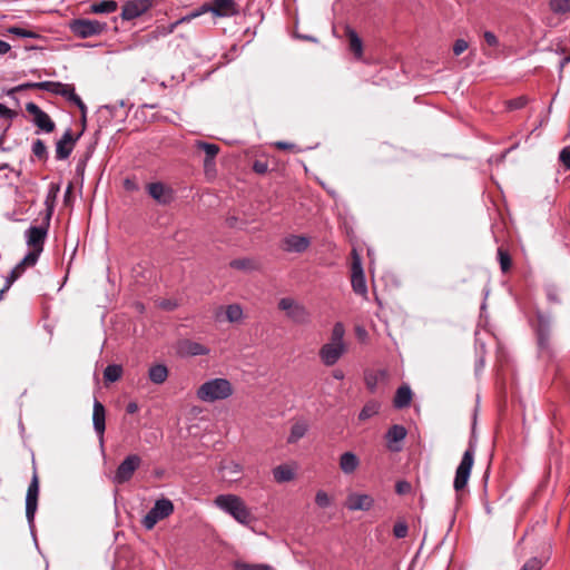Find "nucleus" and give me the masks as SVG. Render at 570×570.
Listing matches in <instances>:
<instances>
[{"instance_id":"obj_57","label":"nucleus","mask_w":570,"mask_h":570,"mask_svg":"<svg viewBox=\"0 0 570 570\" xmlns=\"http://www.w3.org/2000/svg\"><path fill=\"white\" fill-rule=\"evenodd\" d=\"M275 147L278 149H282V150H287V149H294L295 145L286 142V141H277V142H275Z\"/></svg>"},{"instance_id":"obj_23","label":"nucleus","mask_w":570,"mask_h":570,"mask_svg":"<svg viewBox=\"0 0 570 570\" xmlns=\"http://www.w3.org/2000/svg\"><path fill=\"white\" fill-rule=\"evenodd\" d=\"M360 458L351 451H346L340 455L338 465L341 471L346 474H353L360 466Z\"/></svg>"},{"instance_id":"obj_24","label":"nucleus","mask_w":570,"mask_h":570,"mask_svg":"<svg viewBox=\"0 0 570 570\" xmlns=\"http://www.w3.org/2000/svg\"><path fill=\"white\" fill-rule=\"evenodd\" d=\"M366 387L374 392L380 384H385L389 381V372L384 368L367 371L365 373Z\"/></svg>"},{"instance_id":"obj_33","label":"nucleus","mask_w":570,"mask_h":570,"mask_svg":"<svg viewBox=\"0 0 570 570\" xmlns=\"http://www.w3.org/2000/svg\"><path fill=\"white\" fill-rule=\"evenodd\" d=\"M118 8V4L115 0H104L97 3H92L90 6V11L92 13H111L115 12Z\"/></svg>"},{"instance_id":"obj_35","label":"nucleus","mask_w":570,"mask_h":570,"mask_svg":"<svg viewBox=\"0 0 570 570\" xmlns=\"http://www.w3.org/2000/svg\"><path fill=\"white\" fill-rule=\"evenodd\" d=\"M380 411V404L377 402L371 401L367 402L358 413L360 421H366L372 416L376 415Z\"/></svg>"},{"instance_id":"obj_51","label":"nucleus","mask_w":570,"mask_h":570,"mask_svg":"<svg viewBox=\"0 0 570 570\" xmlns=\"http://www.w3.org/2000/svg\"><path fill=\"white\" fill-rule=\"evenodd\" d=\"M26 89H41L40 82H26L14 87L11 92L22 91Z\"/></svg>"},{"instance_id":"obj_22","label":"nucleus","mask_w":570,"mask_h":570,"mask_svg":"<svg viewBox=\"0 0 570 570\" xmlns=\"http://www.w3.org/2000/svg\"><path fill=\"white\" fill-rule=\"evenodd\" d=\"M92 423L95 432L102 440L106 430V410L98 400L94 402Z\"/></svg>"},{"instance_id":"obj_53","label":"nucleus","mask_w":570,"mask_h":570,"mask_svg":"<svg viewBox=\"0 0 570 570\" xmlns=\"http://www.w3.org/2000/svg\"><path fill=\"white\" fill-rule=\"evenodd\" d=\"M483 37H484V40H485L487 45H489L490 47H498L499 46V39H498V37L493 32L485 31Z\"/></svg>"},{"instance_id":"obj_59","label":"nucleus","mask_w":570,"mask_h":570,"mask_svg":"<svg viewBox=\"0 0 570 570\" xmlns=\"http://www.w3.org/2000/svg\"><path fill=\"white\" fill-rule=\"evenodd\" d=\"M213 3L209 4V3H204L202 7H199L197 10L198 12H200V16L206 13V12H212L213 13Z\"/></svg>"},{"instance_id":"obj_4","label":"nucleus","mask_w":570,"mask_h":570,"mask_svg":"<svg viewBox=\"0 0 570 570\" xmlns=\"http://www.w3.org/2000/svg\"><path fill=\"white\" fill-rule=\"evenodd\" d=\"M474 453L475 444L470 441L469 448L463 453L461 462L455 471L453 488L456 492L464 490L469 482L471 470L474 464Z\"/></svg>"},{"instance_id":"obj_32","label":"nucleus","mask_w":570,"mask_h":570,"mask_svg":"<svg viewBox=\"0 0 570 570\" xmlns=\"http://www.w3.org/2000/svg\"><path fill=\"white\" fill-rule=\"evenodd\" d=\"M148 377L155 384H163L168 377V368L164 364L153 365L148 371Z\"/></svg>"},{"instance_id":"obj_2","label":"nucleus","mask_w":570,"mask_h":570,"mask_svg":"<svg viewBox=\"0 0 570 570\" xmlns=\"http://www.w3.org/2000/svg\"><path fill=\"white\" fill-rule=\"evenodd\" d=\"M234 389L227 379L216 377L204 382L196 391L197 397L207 403L226 400L232 396Z\"/></svg>"},{"instance_id":"obj_25","label":"nucleus","mask_w":570,"mask_h":570,"mask_svg":"<svg viewBox=\"0 0 570 570\" xmlns=\"http://www.w3.org/2000/svg\"><path fill=\"white\" fill-rule=\"evenodd\" d=\"M538 322H539L538 328H537L538 345L541 350H548L549 340H550V323L542 315H539Z\"/></svg>"},{"instance_id":"obj_58","label":"nucleus","mask_w":570,"mask_h":570,"mask_svg":"<svg viewBox=\"0 0 570 570\" xmlns=\"http://www.w3.org/2000/svg\"><path fill=\"white\" fill-rule=\"evenodd\" d=\"M138 404L136 402H129L126 406L128 414H135L138 411Z\"/></svg>"},{"instance_id":"obj_44","label":"nucleus","mask_w":570,"mask_h":570,"mask_svg":"<svg viewBox=\"0 0 570 570\" xmlns=\"http://www.w3.org/2000/svg\"><path fill=\"white\" fill-rule=\"evenodd\" d=\"M407 531H409V528L405 522H397L393 527V534L397 539L405 538L407 535Z\"/></svg>"},{"instance_id":"obj_60","label":"nucleus","mask_w":570,"mask_h":570,"mask_svg":"<svg viewBox=\"0 0 570 570\" xmlns=\"http://www.w3.org/2000/svg\"><path fill=\"white\" fill-rule=\"evenodd\" d=\"M11 49V46L3 41V40H0V55H6L10 51Z\"/></svg>"},{"instance_id":"obj_1","label":"nucleus","mask_w":570,"mask_h":570,"mask_svg":"<svg viewBox=\"0 0 570 570\" xmlns=\"http://www.w3.org/2000/svg\"><path fill=\"white\" fill-rule=\"evenodd\" d=\"M214 504L242 525L249 527L256 519L246 502L237 494H219Z\"/></svg>"},{"instance_id":"obj_30","label":"nucleus","mask_w":570,"mask_h":570,"mask_svg":"<svg viewBox=\"0 0 570 570\" xmlns=\"http://www.w3.org/2000/svg\"><path fill=\"white\" fill-rule=\"evenodd\" d=\"M346 36L350 42V50L354 53L356 59H362L363 57V43L358 35L351 28H347Z\"/></svg>"},{"instance_id":"obj_47","label":"nucleus","mask_w":570,"mask_h":570,"mask_svg":"<svg viewBox=\"0 0 570 570\" xmlns=\"http://www.w3.org/2000/svg\"><path fill=\"white\" fill-rule=\"evenodd\" d=\"M253 170L259 175L266 174L268 171V163L266 160L256 159L253 163Z\"/></svg>"},{"instance_id":"obj_39","label":"nucleus","mask_w":570,"mask_h":570,"mask_svg":"<svg viewBox=\"0 0 570 570\" xmlns=\"http://www.w3.org/2000/svg\"><path fill=\"white\" fill-rule=\"evenodd\" d=\"M549 7L557 14L570 13V0H550Z\"/></svg>"},{"instance_id":"obj_27","label":"nucleus","mask_w":570,"mask_h":570,"mask_svg":"<svg viewBox=\"0 0 570 570\" xmlns=\"http://www.w3.org/2000/svg\"><path fill=\"white\" fill-rule=\"evenodd\" d=\"M208 348H206L203 344L198 342H194L190 340H185L179 344V353L188 356H197V355H206L208 354Z\"/></svg>"},{"instance_id":"obj_34","label":"nucleus","mask_w":570,"mask_h":570,"mask_svg":"<svg viewBox=\"0 0 570 570\" xmlns=\"http://www.w3.org/2000/svg\"><path fill=\"white\" fill-rule=\"evenodd\" d=\"M345 326L342 322H336L331 332V338L328 343L337 345H346L344 342Z\"/></svg>"},{"instance_id":"obj_56","label":"nucleus","mask_w":570,"mask_h":570,"mask_svg":"<svg viewBox=\"0 0 570 570\" xmlns=\"http://www.w3.org/2000/svg\"><path fill=\"white\" fill-rule=\"evenodd\" d=\"M198 17H200V12H198V10L196 9V10L191 11L190 13H188L187 16L180 18V21L189 22L193 19L198 18Z\"/></svg>"},{"instance_id":"obj_54","label":"nucleus","mask_w":570,"mask_h":570,"mask_svg":"<svg viewBox=\"0 0 570 570\" xmlns=\"http://www.w3.org/2000/svg\"><path fill=\"white\" fill-rule=\"evenodd\" d=\"M527 99L524 97H519L517 99H512L508 102L510 109H521L525 106Z\"/></svg>"},{"instance_id":"obj_28","label":"nucleus","mask_w":570,"mask_h":570,"mask_svg":"<svg viewBox=\"0 0 570 570\" xmlns=\"http://www.w3.org/2000/svg\"><path fill=\"white\" fill-rule=\"evenodd\" d=\"M412 401V391L409 385H402L396 390L393 405L395 409H404L410 406Z\"/></svg>"},{"instance_id":"obj_64","label":"nucleus","mask_w":570,"mask_h":570,"mask_svg":"<svg viewBox=\"0 0 570 570\" xmlns=\"http://www.w3.org/2000/svg\"><path fill=\"white\" fill-rule=\"evenodd\" d=\"M483 366H484V358H483V356H481L476 364V371L482 370Z\"/></svg>"},{"instance_id":"obj_42","label":"nucleus","mask_w":570,"mask_h":570,"mask_svg":"<svg viewBox=\"0 0 570 570\" xmlns=\"http://www.w3.org/2000/svg\"><path fill=\"white\" fill-rule=\"evenodd\" d=\"M220 470L225 472V475H229L230 480H236L237 478L234 476H237L242 473V465L236 462H229L227 464H223Z\"/></svg>"},{"instance_id":"obj_50","label":"nucleus","mask_w":570,"mask_h":570,"mask_svg":"<svg viewBox=\"0 0 570 570\" xmlns=\"http://www.w3.org/2000/svg\"><path fill=\"white\" fill-rule=\"evenodd\" d=\"M559 159L567 169H570V146L564 147L560 151Z\"/></svg>"},{"instance_id":"obj_5","label":"nucleus","mask_w":570,"mask_h":570,"mask_svg":"<svg viewBox=\"0 0 570 570\" xmlns=\"http://www.w3.org/2000/svg\"><path fill=\"white\" fill-rule=\"evenodd\" d=\"M278 308L286 313V316L297 325H307L311 323V313L297 301L291 297L281 298Z\"/></svg>"},{"instance_id":"obj_49","label":"nucleus","mask_w":570,"mask_h":570,"mask_svg":"<svg viewBox=\"0 0 570 570\" xmlns=\"http://www.w3.org/2000/svg\"><path fill=\"white\" fill-rule=\"evenodd\" d=\"M468 47L469 43L464 39H458L453 45V53L455 56H460L468 49Z\"/></svg>"},{"instance_id":"obj_63","label":"nucleus","mask_w":570,"mask_h":570,"mask_svg":"<svg viewBox=\"0 0 570 570\" xmlns=\"http://www.w3.org/2000/svg\"><path fill=\"white\" fill-rule=\"evenodd\" d=\"M333 376L336 379V380H342L344 377V374L342 371L337 370L333 373Z\"/></svg>"},{"instance_id":"obj_62","label":"nucleus","mask_w":570,"mask_h":570,"mask_svg":"<svg viewBox=\"0 0 570 570\" xmlns=\"http://www.w3.org/2000/svg\"><path fill=\"white\" fill-rule=\"evenodd\" d=\"M160 306L165 309H173V308H175L176 304H174L169 301H164V302H161Z\"/></svg>"},{"instance_id":"obj_43","label":"nucleus","mask_w":570,"mask_h":570,"mask_svg":"<svg viewBox=\"0 0 570 570\" xmlns=\"http://www.w3.org/2000/svg\"><path fill=\"white\" fill-rule=\"evenodd\" d=\"M32 153L40 160L48 158L47 147L41 139H37L33 141Z\"/></svg>"},{"instance_id":"obj_3","label":"nucleus","mask_w":570,"mask_h":570,"mask_svg":"<svg viewBox=\"0 0 570 570\" xmlns=\"http://www.w3.org/2000/svg\"><path fill=\"white\" fill-rule=\"evenodd\" d=\"M41 90L62 96L68 101L75 104L81 111L82 120H86L87 107L81 98L76 94L73 85L61 83L58 81H41Z\"/></svg>"},{"instance_id":"obj_48","label":"nucleus","mask_w":570,"mask_h":570,"mask_svg":"<svg viewBox=\"0 0 570 570\" xmlns=\"http://www.w3.org/2000/svg\"><path fill=\"white\" fill-rule=\"evenodd\" d=\"M542 563L538 558H531L528 560L520 570H540Z\"/></svg>"},{"instance_id":"obj_38","label":"nucleus","mask_w":570,"mask_h":570,"mask_svg":"<svg viewBox=\"0 0 570 570\" xmlns=\"http://www.w3.org/2000/svg\"><path fill=\"white\" fill-rule=\"evenodd\" d=\"M225 315L230 323L239 322L243 318V308L238 304H230L226 307Z\"/></svg>"},{"instance_id":"obj_18","label":"nucleus","mask_w":570,"mask_h":570,"mask_svg":"<svg viewBox=\"0 0 570 570\" xmlns=\"http://www.w3.org/2000/svg\"><path fill=\"white\" fill-rule=\"evenodd\" d=\"M406 434L407 431L403 425H392L385 434L389 450H391L392 452L401 451L402 448L400 443L406 438Z\"/></svg>"},{"instance_id":"obj_10","label":"nucleus","mask_w":570,"mask_h":570,"mask_svg":"<svg viewBox=\"0 0 570 570\" xmlns=\"http://www.w3.org/2000/svg\"><path fill=\"white\" fill-rule=\"evenodd\" d=\"M352 264H351V284L354 293L366 297L367 286L365 281V275L362 266V259L358 255L357 250L353 248L352 250Z\"/></svg>"},{"instance_id":"obj_46","label":"nucleus","mask_w":570,"mask_h":570,"mask_svg":"<svg viewBox=\"0 0 570 570\" xmlns=\"http://www.w3.org/2000/svg\"><path fill=\"white\" fill-rule=\"evenodd\" d=\"M315 503L321 508H327L331 504V499L326 492L321 490L315 495Z\"/></svg>"},{"instance_id":"obj_26","label":"nucleus","mask_w":570,"mask_h":570,"mask_svg":"<svg viewBox=\"0 0 570 570\" xmlns=\"http://www.w3.org/2000/svg\"><path fill=\"white\" fill-rule=\"evenodd\" d=\"M195 147L198 150H203L205 153V155H206V157L204 159L205 167H209V166L214 165V160L219 153L218 145L203 141V140H197L195 142Z\"/></svg>"},{"instance_id":"obj_21","label":"nucleus","mask_w":570,"mask_h":570,"mask_svg":"<svg viewBox=\"0 0 570 570\" xmlns=\"http://www.w3.org/2000/svg\"><path fill=\"white\" fill-rule=\"evenodd\" d=\"M213 14L219 18L233 17L238 13L235 0H213Z\"/></svg>"},{"instance_id":"obj_6","label":"nucleus","mask_w":570,"mask_h":570,"mask_svg":"<svg viewBox=\"0 0 570 570\" xmlns=\"http://www.w3.org/2000/svg\"><path fill=\"white\" fill-rule=\"evenodd\" d=\"M174 512V504L169 499H159L141 520L146 530H151L161 520L168 518Z\"/></svg>"},{"instance_id":"obj_15","label":"nucleus","mask_w":570,"mask_h":570,"mask_svg":"<svg viewBox=\"0 0 570 570\" xmlns=\"http://www.w3.org/2000/svg\"><path fill=\"white\" fill-rule=\"evenodd\" d=\"M346 351V345H337L327 342L320 348L318 356L325 366H333L340 361Z\"/></svg>"},{"instance_id":"obj_16","label":"nucleus","mask_w":570,"mask_h":570,"mask_svg":"<svg viewBox=\"0 0 570 570\" xmlns=\"http://www.w3.org/2000/svg\"><path fill=\"white\" fill-rule=\"evenodd\" d=\"M154 0H130L122 6L121 18L124 20H134L153 7Z\"/></svg>"},{"instance_id":"obj_7","label":"nucleus","mask_w":570,"mask_h":570,"mask_svg":"<svg viewBox=\"0 0 570 570\" xmlns=\"http://www.w3.org/2000/svg\"><path fill=\"white\" fill-rule=\"evenodd\" d=\"M50 216L51 210H49L47 215L46 225L31 226L26 230L27 245L31 248L27 254H33L36 259H39V256L43 250Z\"/></svg>"},{"instance_id":"obj_40","label":"nucleus","mask_w":570,"mask_h":570,"mask_svg":"<svg viewBox=\"0 0 570 570\" xmlns=\"http://www.w3.org/2000/svg\"><path fill=\"white\" fill-rule=\"evenodd\" d=\"M7 32L21 38H40V35L38 32L16 26L9 27L7 29Z\"/></svg>"},{"instance_id":"obj_36","label":"nucleus","mask_w":570,"mask_h":570,"mask_svg":"<svg viewBox=\"0 0 570 570\" xmlns=\"http://www.w3.org/2000/svg\"><path fill=\"white\" fill-rule=\"evenodd\" d=\"M122 375V367L117 364L108 365L104 371V379L106 382L114 383L118 381Z\"/></svg>"},{"instance_id":"obj_19","label":"nucleus","mask_w":570,"mask_h":570,"mask_svg":"<svg viewBox=\"0 0 570 570\" xmlns=\"http://www.w3.org/2000/svg\"><path fill=\"white\" fill-rule=\"evenodd\" d=\"M309 245V238L302 235H288L283 239V249L288 253H303Z\"/></svg>"},{"instance_id":"obj_55","label":"nucleus","mask_w":570,"mask_h":570,"mask_svg":"<svg viewBox=\"0 0 570 570\" xmlns=\"http://www.w3.org/2000/svg\"><path fill=\"white\" fill-rule=\"evenodd\" d=\"M395 490L399 494H405L411 491V484L406 481H399L395 485Z\"/></svg>"},{"instance_id":"obj_29","label":"nucleus","mask_w":570,"mask_h":570,"mask_svg":"<svg viewBox=\"0 0 570 570\" xmlns=\"http://www.w3.org/2000/svg\"><path fill=\"white\" fill-rule=\"evenodd\" d=\"M308 431V424L305 421L295 422L289 431V435L287 438V443L294 444L298 442Z\"/></svg>"},{"instance_id":"obj_61","label":"nucleus","mask_w":570,"mask_h":570,"mask_svg":"<svg viewBox=\"0 0 570 570\" xmlns=\"http://www.w3.org/2000/svg\"><path fill=\"white\" fill-rule=\"evenodd\" d=\"M181 23H185L184 21H180V19H178L177 21L173 22L169 24V27L167 28V31L166 33H173L175 31V29L181 24Z\"/></svg>"},{"instance_id":"obj_45","label":"nucleus","mask_w":570,"mask_h":570,"mask_svg":"<svg viewBox=\"0 0 570 570\" xmlns=\"http://www.w3.org/2000/svg\"><path fill=\"white\" fill-rule=\"evenodd\" d=\"M230 266L236 269L248 271L253 268V262L250 259H234L230 262Z\"/></svg>"},{"instance_id":"obj_14","label":"nucleus","mask_w":570,"mask_h":570,"mask_svg":"<svg viewBox=\"0 0 570 570\" xmlns=\"http://www.w3.org/2000/svg\"><path fill=\"white\" fill-rule=\"evenodd\" d=\"M80 136L81 132L73 136L72 130L70 128L67 129L61 136V138L56 142V159H67L71 155L75 145L80 138Z\"/></svg>"},{"instance_id":"obj_41","label":"nucleus","mask_w":570,"mask_h":570,"mask_svg":"<svg viewBox=\"0 0 570 570\" xmlns=\"http://www.w3.org/2000/svg\"><path fill=\"white\" fill-rule=\"evenodd\" d=\"M234 570H273V568L265 563H247L244 561H236Z\"/></svg>"},{"instance_id":"obj_8","label":"nucleus","mask_w":570,"mask_h":570,"mask_svg":"<svg viewBox=\"0 0 570 570\" xmlns=\"http://www.w3.org/2000/svg\"><path fill=\"white\" fill-rule=\"evenodd\" d=\"M69 27L76 37L86 39L101 35L107 29V23L90 19H75Z\"/></svg>"},{"instance_id":"obj_13","label":"nucleus","mask_w":570,"mask_h":570,"mask_svg":"<svg viewBox=\"0 0 570 570\" xmlns=\"http://www.w3.org/2000/svg\"><path fill=\"white\" fill-rule=\"evenodd\" d=\"M26 110L32 115L33 124L45 132H52L56 128L53 120L37 104L28 102Z\"/></svg>"},{"instance_id":"obj_17","label":"nucleus","mask_w":570,"mask_h":570,"mask_svg":"<svg viewBox=\"0 0 570 570\" xmlns=\"http://www.w3.org/2000/svg\"><path fill=\"white\" fill-rule=\"evenodd\" d=\"M146 189L149 196L160 205H168L174 200V190L164 183H150Z\"/></svg>"},{"instance_id":"obj_9","label":"nucleus","mask_w":570,"mask_h":570,"mask_svg":"<svg viewBox=\"0 0 570 570\" xmlns=\"http://www.w3.org/2000/svg\"><path fill=\"white\" fill-rule=\"evenodd\" d=\"M33 473L26 494V517L31 524L38 508L39 476L35 458L32 459Z\"/></svg>"},{"instance_id":"obj_11","label":"nucleus","mask_w":570,"mask_h":570,"mask_svg":"<svg viewBox=\"0 0 570 570\" xmlns=\"http://www.w3.org/2000/svg\"><path fill=\"white\" fill-rule=\"evenodd\" d=\"M141 464V458L137 454H129L118 465L115 474L111 478L112 483L124 484L131 480L134 473Z\"/></svg>"},{"instance_id":"obj_52","label":"nucleus","mask_w":570,"mask_h":570,"mask_svg":"<svg viewBox=\"0 0 570 570\" xmlns=\"http://www.w3.org/2000/svg\"><path fill=\"white\" fill-rule=\"evenodd\" d=\"M16 111L9 109L3 104H0V117L6 120H11L13 117H16Z\"/></svg>"},{"instance_id":"obj_20","label":"nucleus","mask_w":570,"mask_h":570,"mask_svg":"<svg viewBox=\"0 0 570 570\" xmlns=\"http://www.w3.org/2000/svg\"><path fill=\"white\" fill-rule=\"evenodd\" d=\"M374 504V500L368 494L352 493L347 497L346 507L351 511H368Z\"/></svg>"},{"instance_id":"obj_12","label":"nucleus","mask_w":570,"mask_h":570,"mask_svg":"<svg viewBox=\"0 0 570 570\" xmlns=\"http://www.w3.org/2000/svg\"><path fill=\"white\" fill-rule=\"evenodd\" d=\"M38 259L33 254H27L20 263H18L11 272L3 277V284L0 287V299H3L4 294L10 289L12 284L22 276L27 267H32L37 264Z\"/></svg>"},{"instance_id":"obj_31","label":"nucleus","mask_w":570,"mask_h":570,"mask_svg":"<svg viewBox=\"0 0 570 570\" xmlns=\"http://www.w3.org/2000/svg\"><path fill=\"white\" fill-rule=\"evenodd\" d=\"M274 480L278 483L292 481L295 476L294 470L287 464H281L273 469Z\"/></svg>"},{"instance_id":"obj_37","label":"nucleus","mask_w":570,"mask_h":570,"mask_svg":"<svg viewBox=\"0 0 570 570\" xmlns=\"http://www.w3.org/2000/svg\"><path fill=\"white\" fill-rule=\"evenodd\" d=\"M498 261H499L500 268H501L502 273H507L510 271V268L512 266V258L505 248H503V247L498 248Z\"/></svg>"}]
</instances>
